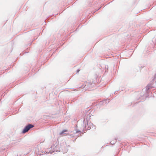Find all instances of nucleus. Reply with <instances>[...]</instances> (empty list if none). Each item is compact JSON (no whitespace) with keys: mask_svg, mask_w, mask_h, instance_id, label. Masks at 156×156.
Returning <instances> with one entry per match:
<instances>
[{"mask_svg":"<svg viewBox=\"0 0 156 156\" xmlns=\"http://www.w3.org/2000/svg\"><path fill=\"white\" fill-rule=\"evenodd\" d=\"M68 135L69 136V138H72L74 136L73 134L69 135V134L68 133Z\"/></svg>","mask_w":156,"mask_h":156,"instance_id":"nucleus-9","label":"nucleus"},{"mask_svg":"<svg viewBox=\"0 0 156 156\" xmlns=\"http://www.w3.org/2000/svg\"><path fill=\"white\" fill-rule=\"evenodd\" d=\"M108 100H109L108 99V100H107L104 99L102 101L100 102V104L101 105L102 104H107L109 102V101H108Z\"/></svg>","mask_w":156,"mask_h":156,"instance_id":"nucleus-6","label":"nucleus"},{"mask_svg":"<svg viewBox=\"0 0 156 156\" xmlns=\"http://www.w3.org/2000/svg\"><path fill=\"white\" fill-rule=\"evenodd\" d=\"M55 15V14L53 15V16H54Z\"/></svg>","mask_w":156,"mask_h":156,"instance_id":"nucleus-15","label":"nucleus"},{"mask_svg":"<svg viewBox=\"0 0 156 156\" xmlns=\"http://www.w3.org/2000/svg\"><path fill=\"white\" fill-rule=\"evenodd\" d=\"M95 85L94 83H91L90 81H86L84 82L82 86L79 87V89L81 88H84L85 90H90Z\"/></svg>","mask_w":156,"mask_h":156,"instance_id":"nucleus-3","label":"nucleus"},{"mask_svg":"<svg viewBox=\"0 0 156 156\" xmlns=\"http://www.w3.org/2000/svg\"><path fill=\"white\" fill-rule=\"evenodd\" d=\"M49 152H47H47H46H46L45 153V154H49Z\"/></svg>","mask_w":156,"mask_h":156,"instance_id":"nucleus-11","label":"nucleus"},{"mask_svg":"<svg viewBox=\"0 0 156 156\" xmlns=\"http://www.w3.org/2000/svg\"><path fill=\"white\" fill-rule=\"evenodd\" d=\"M42 153H45L46 152V151H42Z\"/></svg>","mask_w":156,"mask_h":156,"instance_id":"nucleus-12","label":"nucleus"},{"mask_svg":"<svg viewBox=\"0 0 156 156\" xmlns=\"http://www.w3.org/2000/svg\"><path fill=\"white\" fill-rule=\"evenodd\" d=\"M77 125H76L74 127V129L73 131V132L74 134H76L79 133H81V132L80 130L77 129Z\"/></svg>","mask_w":156,"mask_h":156,"instance_id":"nucleus-5","label":"nucleus"},{"mask_svg":"<svg viewBox=\"0 0 156 156\" xmlns=\"http://www.w3.org/2000/svg\"><path fill=\"white\" fill-rule=\"evenodd\" d=\"M34 126L33 125L30 124H28L24 128L22 131V133H24L27 132L30 129L33 127Z\"/></svg>","mask_w":156,"mask_h":156,"instance_id":"nucleus-4","label":"nucleus"},{"mask_svg":"<svg viewBox=\"0 0 156 156\" xmlns=\"http://www.w3.org/2000/svg\"><path fill=\"white\" fill-rule=\"evenodd\" d=\"M90 117V115H87L86 118H85V117L83 118V130L84 131L89 130L91 128V125L90 124L91 122H90V123H89V121L88 120Z\"/></svg>","mask_w":156,"mask_h":156,"instance_id":"nucleus-2","label":"nucleus"},{"mask_svg":"<svg viewBox=\"0 0 156 156\" xmlns=\"http://www.w3.org/2000/svg\"><path fill=\"white\" fill-rule=\"evenodd\" d=\"M155 86H156V73L154 77L152 78V80L151 82L145 88L143 89V91L145 92V93L143 94V96H141V98L140 97V99H143L142 98L143 97L145 98L149 97L150 94L152 93H150V89L152 87H155Z\"/></svg>","mask_w":156,"mask_h":156,"instance_id":"nucleus-1","label":"nucleus"},{"mask_svg":"<svg viewBox=\"0 0 156 156\" xmlns=\"http://www.w3.org/2000/svg\"><path fill=\"white\" fill-rule=\"evenodd\" d=\"M116 140L117 139L115 138L114 140L111 141L110 143L111 144L113 145L116 143Z\"/></svg>","mask_w":156,"mask_h":156,"instance_id":"nucleus-8","label":"nucleus"},{"mask_svg":"<svg viewBox=\"0 0 156 156\" xmlns=\"http://www.w3.org/2000/svg\"><path fill=\"white\" fill-rule=\"evenodd\" d=\"M78 90H76V89H74V91Z\"/></svg>","mask_w":156,"mask_h":156,"instance_id":"nucleus-14","label":"nucleus"},{"mask_svg":"<svg viewBox=\"0 0 156 156\" xmlns=\"http://www.w3.org/2000/svg\"><path fill=\"white\" fill-rule=\"evenodd\" d=\"M27 154H24V155Z\"/></svg>","mask_w":156,"mask_h":156,"instance_id":"nucleus-16","label":"nucleus"},{"mask_svg":"<svg viewBox=\"0 0 156 156\" xmlns=\"http://www.w3.org/2000/svg\"><path fill=\"white\" fill-rule=\"evenodd\" d=\"M68 130L67 129L63 130L59 133V134L60 135L63 134H66V135H68V133H66V132Z\"/></svg>","mask_w":156,"mask_h":156,"instance_id":"nucleus-7","label":"nucleus"},{"mask_svg":"<svg viewBox=\"0 0 156 156\" xmlns=\"http://www.w3.org/2000/svg\"><path fill=\"white\" fill-rule=\"evenodd\" d=\"M80 70L79 69H78L77 70H76V73H78V72H79V71H80Z\"/></svg>","mask_w":156,"mask_h":156,"instance_id":"nucleus-10","label":"nucleus"},{"mask_svg":"<svg viewBox=\"0 0 156 156\" xmlns=\"http://www.w3.org/2000/svg\"><path fill=\"white\" fill-rule=\"evenodd\" d=\"M76 140V139H75L74 140H73V142H75V141Z\"/></svg>","mask_w":156,"mask_h":156,"instance_id":"nucleus-13","label":"nucleus"}]
</instances>
